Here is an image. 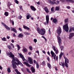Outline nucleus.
I'll list each match as a JSON object with an SVG mask.
<instances>
[{"mask_svg": "<svg viewBox=\"0 0 74 74\" xmlns=\"http://www.w3.org/2000/svg\"><path fill=\"white\" fill-rule=\"evenodd\" d=\"M7 54L8 56H9V57L12 58V61L14 62L15 61V56L14 54H12V53L11 52H8L7 53Z\"/></svg>", "mask_w": 74, "mask_h": 74, "instance_id": "f257e3e1", "label": "nucleus"}, {"mask_svg": "<svg viewBox=\"0 0 74 74\" xmlns=\"http://www.w3.org/2000/svg\"><path fill=\"white\" fill-rule=\"evenodd\" d=\"M63 29L65 32H69V28L68 26V24H66L63 26Z\"/></svg>", "mask_w": 74, "mask_h": 74, "instance_id": "f03ea898", "label": "nucleus"}, {"mask_svg": "<svg viewBox=\"0 0 74 74\" xmlns=\"http://www.w3.org/2000/svg\"><path fill=\"white\" fill-rule=\"evenodd\" d=\"M16 62L17 63V66H19V65H20L21 66H23V65L22 64V63L20 62L19 60H18V59L17 58H15V61L13 62Z\"/></svg>", "mask_w": 74, "mask_h": 74, "instance_id": "7ed1b4c3", "label": "nucleus"}, {"mask_svg": "<svg viewBox=\"0 0 74 74\" xmlns=\"http://www.w3.org/2000/svg\"><path fill=\"white\" fill-rule=\"evenodd\" d=\"M12 68L14 69H16L17 68V67H16V65H17V63H18L15 62V61L13 62L12 61Z\"/></svg>", "mask_w": 74, "mask_h": 74, "instance_id": "20e7f679", "label": "nucleus"}, {"mask_svg": "<svg viewBox=\"0 0 74 74\" xmlns=\"http://www.w3.org/2000/svg\"><path fill=\"white\" fill-rule=\"evenodd\" d=\"M61 33H62V29H61L60 27H59L57 30V33L58 34V36H59L60 35Z\"/></svg>", "mask_w": 74, "mask_h": 74, "instance_id": "39448f33", "label": "nucleus"}, {"mask_svg": "<svg viewBox=\"0 0 74 74\" xmlns=\"http://www.w3.org/2000/svg\"><path fill=\"white\" fill-rule=\"evenodd\" d=\"M69 63V60L67 59V58H66V59L65 60V66L66 67H68V64Z\"/></svg>", "mask_w": 74, "mask_h": 74, "instance_id": "423d86ee", "label": "nucleus"}, {"mask_svg": "<svg viewBox=\"0 0 74 74\" xmlns=\"http://www.w3.org/2000/svg\"><path fill=\"white\" fill-rule=\"evenodd\" d=\"M41 32H40V35H42V36H44V34L45 33V32H46V30L44 28H42L41 29Z\"/></svg>", "mask_w": 74, "mask_h": 74, "instance_id": "0eeeda50", "label": "nucleus"}, {"mask_svg": "<svg viewBox=\"0 0 74 74\" xmlns=\"http://www.w3.org/2000/svg\"><path fill=\"white\" fill-rule=\"evenodd\" d=\"M28 62L29 64H33V59L30 57L28 58Z\"/></svg>", "mask_w": 74, "mask_h": 74, "instance_id": "6e6552de", "label": "nucleus"}, {"mask_svg": "<svg viewBox=\"0 0 74 74\" xmlns=\"http://www.w3.org/2000/svg\"><path fill=\"white\" fill-rule=\"evenodd\" d=\"M2 24L3 25V26H5V27L6 30H10V28L8 26L6 25L5 24H4V23H2Z\"/></svg>", "mask_w": 74, "mask_h": 74, "instance_id": "1a4fd4ad", "label": "nucleus"}, {"mask_svg": "<svg viewBox=\"0 0 74 74\" xmlns=\"http://www.w3.org/2000/svg\"><path fill=\"white\" fill-rule=\"evenodd\" d=\"M50 53L52 55V57H54L53 59L54 60H55L56 55L55 54V53L53 52V51H51L50 52Z\"/></svg>", "mask_w": 74, "mask_h": 74, "instance_id": "9d476101", "label": "nucleus"}, {"mask_svg": "<svg viewBox=\"0 0 74 74\" xmlns=\"http://www.w3.org/2000/svg\"><path fill=\"white\" fill-rule=\"evenodd\" d=\"M19 55L20 56L21 59H22L23 61H25L26 60L25 59V58L24 57V56H23V55H22V53H20L19 54Z\"/></svg>", "mask_w": 74, "mask_h": 74, "instance_id": "9b49d317", "label": "nucleus"}, {"mask_svg": "<svg viewBox=\"0 0 74 74\" xmlns=\"http://www.w3.org/2000/svg\"><path fill=\"white\" fill-rule=\"evenodd\" d=\"M23 64L25 65L26 66H28L29 67H31V65L29 64L27 62H24Z\"/></svg>", "mask_w": 74, "mask_h": 74, "instance_id": "f8f14e48", "label": "nucleus"}, {"mask_svg": "<svg viewBox=\"0 0 74 74\" xmlns=\"http://www.w3.org/2000/svg\"><path fill=\"white\" fill-rule=\"evenodd\" d=\"M30 8L32 11H36V8L34 6L31 5L30 6Z\"/></svg>", "mask_w": 74, "mask_h": 74, "instance_id": "ddd939ff", "label": "nucleus"}, {"mask_svg": "<svg viewBox=\"0 0 74 74\" xmlns=\"http://www.w3.org/2000/svg\"><path fill=\"white\" fill-rule=\"evenodd\" d=\"M74 36V33H72L70 34L69 35V39H71Z\"/></svg>", "mask_w": 74, "mask_h": 74, "instance_id": "4468645a", "label": "nucleus"}, {"mask_svg": "<svg viewBox=\"0 0 74 74\" xmlns=\"http://www.w3.org/2000/svg\"><path fill=\"white\" fill-rule=\"evenodd\" d=\"M57 37L58 40H59L58 43L59 44H60V43H61V41H62L61 38H60V37L59 36H58Z\"/></svg>", "mask_w": 74, "mask_h": 74, "instance_id": "2eb2a0df", "label": "nucleus"}, {"mask_svg": "<svg viewBox=\"0 0 74 74\" xmlns=\"http://www.w3.org/2000/svg\"><path fill=\"white\" fill-rule=\"evenodd\" d=\"M49 16L47 15L46 16V22L47 23V24H48L49 23Z\"/></svg>", "mask_w": 74, "mask_h": 74, "instance_id": "dca6fc26", "label": "nucleus"}, {"mask_svg": "<svg viewBox=\"0 0 74 74\" xmlns=\"http://www.w3.org/2000/svg\"><path fill=\"white\" fill-rule=\"evenodd\" d=\"M31 71H32V73H35V69L34 68L33 66H32L31 67Z\"/></svg>", "mask_w": 74, "mask_h": 74, "instance_id": "f3484780", "label": "nucleus"}, {"mask_svg": "<svg viewBox=\"0 0 74 74\" xmlns=\"http://www.w3.org/2000/svg\"><path fill=\"white\" fill-rule=\"evenodd\" d=\"M7 4L8 8L9 9H10V5H12V4L11 3H10V2H8Z\"/></svg>", "mask_w": 74, "mask_h": 74, "instance_id": "a211bd4d", "label": "nucleus"}, {"mask_svg": "<svg viewBox=\"0 0 74 74\" xmlns=\"http://www.w3.org/2000/svg\"><path fill=\"white\" fill-rule=\"evenodd\" d=\"M44 9L47 13H48V12H49V10H48V8L47 7H45Z\"/></svg>", "mask_w": 74, "mask_h": 74, "instance_id": "6ab92c4d", "label": "nucleus"}, {"mask_svg": "<svg viewBox=\"0 0 74 74\" xmlns=\"http://www.w3.org/2000/svg\"><path fill=\"white\" fill-rule=\"evenodd\" d=\"M37 31L38 32V33H39V34H40L41 30V29H40V28L38 27L37 28Z\"/></svg>", "mask_w": 74, "mask_h": 74, "instance_id": "aec40b11", "label": "nucleus"}, {"mask_svg": "<svg viewBox=\"0 0 74 74\" xmlns=\"http://www.w3.org/2000/svg\"><path fill=\"white\" fill-rule=\"evenodd\" d=\"M48 2L52 5H53L55 4V2L53 1H51V0H48Z\"/></svg>", "mask_w": 74, "mask_h": 74, "instance_id": "412c9836", "label": "nucleus"}, {"mask_svg": "<svg viewBox=\"0 0 74 74\" xmlns=\"http://www.w3.org/2000/svg\"><path fill=\"white\" fill-rule=\"evenodd\" d=\"M11 31H13V32H14V33H17V31H16V29L14 28H12L11 29Z\"/></svg>", "mask_w": 74, "mask_h": 74, "instance_id": "4be33fe9", "label": "nucleus"}, {"mask_svg": "<svg viewBox=\"0 0 74 74\" xmlns=\"http://www.w3.org/2000/svg\"><path fill=\"white\" fill-rule=\"evenodd\" d=\"M72 30H73L74 31V27H71L69 28V32L71 33L72 32Z\"/></svg>", "mask_w": 74, "mask_h": 74, "instance_id": "5701e85b", "label": "nucleus"}, {"mask_svg": "<svg viewBox=\"0 0 74 74\" xmlns=\"http://www.w3.org/2000/svg\"><path fill=\"white\" fill-rule=\"evenodd\" d=\"M18 37H21V38H23V34H22L21 33L18 36Z\"/></svg>", "mask_w": 74, "mask_h": 74, "instance_id": "b1692460", "label": "nucleus"}, {"mask_svg": "<svg viewBox=\"0 0 74 74\" xmlns=\"http://www.w3.org/2000/svg\"><path fill=\"white\" fill-rule=\"evenodd\" d=\"M24 29H27V30H30V29L27 27L25 25H23Z\"/></svg>", "mask_w": 74, "mask_h": 74, "instance_id": "393cba45", "label": "nucleus"}, {"mask_svg": "<svg viewBox=\"0 0 74 74\" xmlns=\"http://www.w3.org/2000/svg\"><path fill=\"white\" fill-rule=\"evenodd\" d=\"M15 71L16 72L17 74H21V73L19 72L17 69H15Z\"/></svg>", "mask_w": 74, "mask_h": 74, "instance_id": "a878e982", "label": "nucleus"}, {"mask_svg": "<svg viewBox=\"0 0 74 74\" xmlns=\"http://www.w3.org/2000/svg\"><path fill=\"white\" fill-rule=\"evenodd\" d=\"M4 15L5 16H8V15H9V14H8V12H5Z\"/></svg>", "mask_w": 74, "mask_h": 74, "instance_id": "bb28decb", "label": "nucleus"}, {"mask_svg": "<svg viewBox=\"0 0 74 74\" xmlns=\"http://www.w3.org/2000/svg\"><path fill=\"white\" fill-rule=\"evenodd\" d=\"M69 21V18H65L64 20V22L65 23H67Z\"/></svg>", "mask_w": 74, "mask_h": 74, "instance_id": "cd10ccee", "label": "nucleus"}, {"mask_svg": "<svg viewBox=\"0 0 74 74\" xmlns=\"http://www.w3.org/2000/svg\"><path fill=\"white\" fill-rule=\"evenodd\" d=\"M60 9L59 8V7L58 6H56V7L55 10L57 11H59Z\"/></svg>", "mask_w": 74, "mask_h": 74, "instance_id": "c85d7f7f", "label": "nucleus"}, {"mask_svg": "<svg viewBox=\"0 0 74 74\" xmlns=\"http://www.w3.org/2000/svg\"><path fill=\"white\" fill-rule=\"evenodd\" d=\"M27 17V19H29V18H31V16H30L29 14H28V15H27L26 16Z\"/></svg>", "mask_w": 74, "mask_h": 74, "instance_id": "c756f323", "label": "nucleus"}, {"mask_svg": "<svg viewBox=\"0 0 74 74\" xmlns=\"http://www.w3.org/2000/svg\"><path fill=\"white\" fill-rule=\"evenodd\" d=\"M53 23H56L57 22V19L56 18H54L53 20Z\"/></svg>", "mask_w": 74, "mask_h": 74, "instance_id": "7c9ffc66", "label": "nucleus"}, {"mask_svg": "<svg viewBox=\"0 0 74 74\" xmlns=\"http://www.w3.org/2000/svg\"><path fill=\"white\" fill-rule=\"evenodd\" d=\"M1 39L2 41H7L6 38L5 37H3V38H2Z\"/></svg>", "mask_w": 74, "mask_h": 74, "instance_id": "2f4dec72", "label": "nucleus"}, {"mask_svg": "<svg viewBox=\"0 0 74 74\" xmlns=\"http://www.w3.org/2000/svg\"><path fill=\"white\" fill-rule=\"evenodd\" d=\"M47 66L49 69H51V64H49V63H47Z\"/></svg>", "mask_w": 74, "mask_h": 74, "instance_id": "473e14b6", "label": "nucleus"}, {"mask_svg": "<svg viewBox=\"0 0 74 74\" xmlns=\"http://www.w3.org/2000/svg\"><path fill=\"white\" fill-rule=\"evenodd\" d=\"M16 47H17V48H18V51H19V49H21V47H20L19 45H16Z\"/></svg>", "mask_w": 74, "mask_h": 74, "instance_id": "72a5a7b5", "label": "nucleus"}, {"mask_svg": "<svg viewBox=\"0 0 74 74\" xmlns=\"http://www.w3.org/2000/svg\"><path fill=\"white\" fill-rule=\"evenodd\" d=\"M61 64H62V66L64 68V65H65V63H64L61 62Z\"/></svg>", "mask_w": 74, "mask_h": 74, "instance_id": "f704fd0d", "label": "nucleus"}, {"mask_svg": "<svg viewBox=\"0 0 74 74\" xmlns=\"http://www.w3.org/2000/svg\"><path fill=\"white\" fill-rule=\"evenodd\" d=\"M41 65H43V66H45V61H44L42 63H41Z\"/></svg>", "mask_w": 74, "mask_h": 74, "instance_id": "c9c22d12", "label": "nucleus"}, {"mask_svg": "<svg viewBox=\"0 0 74 74\" xmlns=\"http://www.w3.org/2000/svg\"><path fill=\"white\" fill-rule=\"evenodd\" d=\"M7 70L8 73H11V69L10 68H8L7 69Z\"/></svg>", "mask_w": 74, "mask_h": 74, "instance_id": "e433bc0d", "label": "nucleus"}, {"mask_svg": "<svg viewBox=\"0 0 74 74\" xmlns=\"http://www.w3.org/2000/svg\"><path fill=\"white\" fill-rule=\"evenodd\" d=\"M8 49H12V48H11V46H10V45H8Z\"/></svg>", "mask_w": 74, "mask_h": 74, "instance_id": "4c0bfd02", "label": "nucleus"}, {"mask_svg": "<svg viewBox=\"0 0 74 74\" xmlns=\"http://www.w3.org/2000/svg\"><path fill=\"white\" fill-rule=\"evenodd\" d=\"M24 34L26 36H28V35H30V33H28L27 32H25L24 33Z\"/></svg>", "mask_w": 74, "mask_h": 74, "instance_id": "58836bf2", "label": "nucleus"}, {"mask_svg": "<svg viewBox=\"0 0 74 74\" xmlns=\"http://www.w3.org/2000/svg\"><path fill=\"white\" fill-rule=\"evenodd\" d=\"M23 51L25 52H26L27 51V49L24 48L23 49Z\"/></svg>", "mask_w": 74, "mask_h": 74, "instance_id": "ea45409f", "label": "nucleus"}, {"mask_svg": "<svg viewBox=\"0 0 74 74\" xmlns=\"http://www.w3.org/2000/svg\"><path fill=\"white\" fill-rule=\"evenodd\" d=\"M10 22H12V23L13 25H14V21H13V20H10Z\"/></svg>", "mask_w": 74, "mask_h": 74, "instance_id": "a19ab883", "label": "nucleus"}, {"mask_svg": "<svg viewBox=\"0 0 74 74\" xmlns=\"http://www.w3.org/2000/svg\"><path fill=\"white\" fill-rule=\"evenodd\" d=\"M36 68L37 69H38V68H39V64H38V63H37V64H36Z\"/></svg>", "mask_w": 74, "mask_h": 74, "instance_id": "79ce46f5", "label": "nucleus"}, {"mask_svg": "<svg viewBox=\"0 0 74 74\" xmlns=\"http://www.w3.org/2000/svg\"><path fill=\"white\" fill-rule=\"evenodd\" d=\"M22 18V16L21 15H20L18 16V19H21Z\"/></svg>", "mask_w": 74, "mask_h": 74, "instance_id": "37998d69", "label": "nucleus"}, {"mask_svg": "<svg viewBox=\"0 0 74 74\" xmlns=\"http://www.w3.org/2000/svg\"><path fill=\"white\" fill-rule=\"evenodd\" d=\"M14 2L17 4L19 3V1H18L17 0H14Z\"/></svg>", "mask_w": 74, "mask_h": 74, "instance_id": "c03bdc74", "label": "nucleus"}, {"mask_svg": "<svg viewBox=\"0 0 74 74\" xmlns=\"http://www.w3.org/2000/svg\"><path fill=\"white\" fill-rule=\"evenodd\" d=\"M69 2L71 3H74V1L73 0H70Z\"/></svg>", "mask_w": 74, "mask_h": 74, "instance_id": "a18cd8bd", "label": "nucleus"}, {"mask_svg": "<svg viewBox=\"0 0 74 74\" xmlns=\"http://www.w3.org/2000/svg\"><path fill=\"white\" fill-rule=\"evenodd\" d=\"M33 62H34V64H37V63H37V61L36 60H34Z\"/></svg>", "mask_w": 74, "mask_h": 74, "instance_id": "49530a36", "label": "nucleus"}, {"mask_svg": "<svg viewBox=\"0 0 74 74\" xmlns=\"http://www.w3.org/2000/svg\"><path fill=\"white\" fill-rule=\"evenodd\" d=\"M26 70L29 73H30V71H29V69L28 68H26Z\"/></svg>", "mask_w": 74, "mask_h": 74, "instance_id": "de8ad7c7", "label": "nucleus"}, {"mask_svg": "<svg viewBox=\"0 0 74 74\" xmlns=\"http://www.w3.org/2000/svg\"><path fill=\"white\" fill-rule=\"evenodd\" d=\"M29 48L30 50H31V51H32V50H33V49H32V47L31 46H30L29 47Z\"/></svg>", "mask_w": 74, "mask_h": 74, "instance_id": "09e8293b", "label": "nucleus"}, {"mask_svg": "<svg viewBox=\"0 0 74 74\" xmlns=\"http://www.w3.org/2000/svg\"><path fill=\"white\" fill-rule=\"evenodd\" d=\"M55 52L56 54H58V53H59V51L58 50H56V51Z\"/></svg>", "mask_w": 74, "mask_h": 74, "instance_id": "8fccbe9b", "label": "nucleus"}, {"mask_svg": "<svg viewBox=\"0 0 74 74\" xmlns=\"http://www.w3.org/2000/svg\"><path fill=\"white\" fill-rule=\"evenodd\" d=\"M34 41L35 42V43H36V42H37V40L36 39H34Z\"/></svg>", "mask_w": 74, "mask_h": 74, "instance_id": "3c124183", "label": "nucleus"}, {"mask_svg": "<svg viewBox=\"0 0 74 74\" xmlns=\"http://www.w3.org/2000/svg\"><path fill=\"white\" fill-rule=\"evenodd\" d=\"M54 8V7H53L51 8V11L53 12V11H54V9H53Z\"/></svg>", "mask_w": 74, "mask_h": 74, "instance_id": "603ef678", "label": "nucleus"}, {"mask_svg": "<svg viewBox=\"0 0 74 74\" xmlns=\"http://www.w3.org/2000/svg\"><path fill=\"white\" fill-rule=\"evenodd\" d=\"M20 31V32H22L23 30H22V29H21V28H19L18 29Z\"/></svg>", "mask_w": 74, "mask_h": 74, "instance_id": "864d4df0", "label": "nucleus"}, {"mask_svg": "<svg viewBox=\"0 0 74 74\" xmlns=\"http://www.w3.org/2000/svg\"><path fill=\"white\" fill-rule=\"evenodd\" d=\"M50 30H51V29H50V28H49V34H51V31H50Z\"/></svg>", "mask_w": 74, "mask_h": 74, "instance_id": "5fc2aeb1", "label": "nucleus"}, {"mask_svg": "<svg viewBox=\"0 0 74 74\" xmlns=\"http://www.w3.org/2000/svg\"><path fill=\"white\" fill-rule=\"evenodd\" d=\"M60 1H62V3H64V2H65V0H59Z\"/></svg>", "mask_w": 74, "mask_h": 74, "instance_id": "6e6d98bb", "label": "nucleus"}, {"mask_svg": "<svg viewBox=\"0 0 74 74\" xmlns=\"http://www.w3.org/2000/svg\"><path fill=\"white\" fill-rule=\"evenodd\" d=\"M10 45L11 46H12L13 48H14V45H13V44H12V43H11L10 44Z\"/></svg>", "mask_w": 74, "mask_h": 74, "instance_id": "4d7b16f0", "label": "nucleus"}, {"mask_svg": "<svg viewBox=\"0 0 74 74\" xmlns=\"http://www.w3.org/2000/svg\"><path fill=\"white\" fill-rule=\"evenodd\" d=\"M56 2L57 3H56V4H59V3H60V1H57Z\"/></svg>", "mask_w": 74, "mask_h": 74, "instance_id": "13d9d810", "label": "nucleus"}, {"mask_svg": "<svg viewBox=\"0 0 74 74\" xmlns=\"http://www.w3.org/2000/svg\"><path fill=\"white\" fill-rule=\"evenodd\" d=\"M61 48V51H62L63 50V46H62L60 47Z\"/></svg>", "mask_w": 74, "mask_h": 74, "instance_id": "bf43d9fd", "label": "nucleus"}, {"mask_svg": "<svg viewBox=\"0 0 74 74\" xmlns=\"http://www.w3.org/2000/svg\"><path fill=\"white\" fill-rule=\"evenodd\" d=\"M62 56H61V55H59V59L60 60L61 59V58H62Z\"/></svg>", "mask_w": 74, "mask_h": 74, "instance_id": "052dcab7", "label": "nucleus"}, {"mask_svg": "<svg viewBox=\"0 0 74 74\" xmlns=\"http://www.w3.org/2000/svg\"><path fill=\"white\" fill-rule=\"evenodd\" d=\"M66 8H68V9H70V7L69 6H67L66 7Z\"/></svg>", "mask_w": 74, "mask_h": 74, "instance_id": "680f3d73", "label": "nucleus"}, {"mask_svg": "<svg viewBox=\"0 0 74 74\" xmlns=\"http://www.w3.org/2000/svg\"><path fill=\"white\" fill-rule=\"evenodd\" d=\"M56 60L57 61H58V56H56Z\"/></svg>", "mask_w": 74, "mask_h": 74, "instance_id": "e2e57ef3", "label": "nucleus"}, {"mask_svg": "<svg viewBox=\"0 0 74 74\" xmlns=\"http://www.w3.org/2000/svg\"><path fill=\"white\" fill-rule=\"evenodd\" d=\"M37 4L38 5H40V1H38V2H37Z\"/></svg>", "mask_w": 74, "mask_h": 74, "instance_id": "0e129e2a", "label": "nucleus"}, {"mask_svg": "<svg viewBox=\"0 0 74 74\" xmlns=\"http://www.w3.org/2000/svg\"><path fill=\"white\" fill-rule=\"evenodd\" d=\"M47 59L48 60V61L49 62V60H50V58H49V57H48L47 58Z\"/></svg>", "mask_w": 74, "mask_h": 74, "instance_id": "69168bd1", "label": "nucleus"}, {"mask_svg": "<svg viewBox=\"0 0 74 74\" xmlns=\"http://www.w3.org/2000/svg\"><path fill=\"white\" fill-rule=\"evenodd\" d=\"M69 53H73V50H71L69 52Z\"/></svg>", "mask_w": 74, "mask_h": 74, "instance_id": "338daca9", "label": "nucleus"}, {"mask_svg": "<svg viewBox=\"0 0 74 74\" xmlns=\"http://www.w3.org/2000/svg\"><path fill=\"white\" fill-rule=\"evenodd\" d=\"M47 54L49 55H50V53H49V51H48L47 52Z\"/></svg>", "mask_w": 74, "mask_h": 74, "instance_id": "774afa93", "label": "nucleus"}]
</instances>
